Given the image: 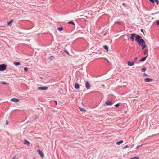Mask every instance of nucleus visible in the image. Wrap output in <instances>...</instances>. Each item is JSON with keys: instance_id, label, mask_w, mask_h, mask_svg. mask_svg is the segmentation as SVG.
Masks as SVG:
<instances>
[{"instance_id": "obj_1", "label": "nucleus", "mask_w": 159, "mask_h": 159, "mask_svg": "<svg viewBox=\"0 0 159 159\" xmlns=\"http://www.w3.org/2000/svg\"><path fill=\"white\" fill-rule=\"evenodd\" d=\"M135 41L138 43V44L142 47V49H144L146 47V45L145 44V43L144 40L142 39L141 37L138 35H136L135 39Z\"/></svg>"}, {"instance_id": "obj_2", "label": "nucleus", "mask_w": 159, "mask_h": 159, "mask_svg": "<svg viewBox=\"0 0 159 159\" xmlns=\"http://www.w3.org/2000/svg\"><path fill=\"white\" fill-rule=\"evenodd\" d=\"M7 66L5 64L0 65V71H4L6 69Z\"/></svg>"}, {"instance_id": "obj_3", "label": "nucleus", "mask_w": 159, "mask_h": 159, "mask_svg": "<svg viewBox=\"0 0 159 159\" xmlns=\"http://www.w3.org/2000/svg\"><path fill=\"white\" fill-rule=\"evenodd\" d=\"M136 34L135 33H132L131 34V37H130V39L132 41H134V38H135Z\"/></svg>"}, {"instance_id": "obj_4", "label": "nucleus", "mask_w": 159, "mask_h": 159, "mask_svg": "<svg viewBox=\"0 0 159 159\" xmlns=\"http://www.w3.org/2000/svg\"><path fill=\"white\" fill-rule=\"evenodd\" d=\"M37 89L39 90H45L47 89L48 87H38Z\"/></svg>"}, {"instance_id": "obj_5", "label": "nucleus", "mask_w": 159, "mask_h": 159, "mask_svg": "<svg viewBox=\"0 0 159 159\" xmlns=\"http://www.w3.org/2000/svg\"><path fill=\"white\" fill-rule=\"evenodd\" d=\"M38 151L39 154L41 156L42 158H43L44 157V154L42 151L40 150L39 149L38 150Z\"/></svg>"}, {"instance_id": "obj_6", "label": "nucleus", "mask_w": 159, "mask_h": 159, "mask_svg": "<svg viewBox=\"0 0 159 159\" xmlns=\"http://www.w3.org/2000/svg\"><path fill=\"white\" fill-rule=\"evenodd\" d=\"M153 80L152 79L148 78H146L144 79L145 82H150L152 81Z\"/></svg>"}, {"instance_id": "obj_7", "label": "nucleus", "mask_w": 159, "mask_h": 159, "mask_svg": "<svg viewBox=\"0 0 159 159\" xmlns=\"http://www.w3.org/2000/svg\"><path fill=\"white\" fill-rule=\"evenodd\" d=\"M107 105H111L112 104V101H110L109 100H107L105 103Z\"/></svg>"}, {"instance_id": "obj_8", "label": "nucleus", "mask_w": 159, "mask_h": 159, "mask_svg": "<svg viewBox=\"0 0 159 159\" xmlns=\"http://www.w3.org/2000/svg\"><path fill=\"white\" fill-rule=\"evenodd\" d=\"M85 86L86 88L88 89H89L91 86L89 84L88 81H87L86 82Z\"/></svg>"}, {"instance_id": "obj_9", "label": "nucleus", "mask_w": 159, "mask_h": 159, "mask_svg": "<svg viewBox=\"0 0 159 159\" xmlns=\"http://www.w3.org/2000/svg\"><path fill=\"white\" fill-rule=\"evenodd\" d=\"M11 100L13 102H18L19 101V99L18 98H13L11 99Z\"/></svg>"}, {"instance_id": "obj_10", "label": "nucleus", "mask_w": 159, "mask_h": 159, "mask_svg": "<svg viewBox=\"0 0 159 159\" xmlns=\"http://www.w3.org/2000/svg\"><path fill=\"white\" fill-rule=\"evenodd\" d=\"M127 63L128 66H132L134 65V62L128 61Z\"/></svg>"}, {"instance_id": "obj_11", "label": "nucleus", "mask_w": 159, "mask_h": 159, "mask_svg": "<svg viewBox=\"0 0 159 159\" xmlns=\"http://www.w3.org/2000/svg\"><path fill=\"white\" fill-rule=\"evenodd\" d=\"M74 87L76 89H78L80 88V85L78 83H76L75 84Z\"/></svg>"}, {"instance_id": "obj_12", "label": "nucleus", "mask_w": 159, "mask_h": 159, "mask_svg": "<svg viewBox=\"0 0 159 159\" xmlns=\"http://www.w3.org/2000/svg\"><path fill=\"white\" fill-rule=\"evenodd\" d=\"M24 144L27 145L28 146H30V143L26 140H25L24 141Z\"/></svg>"}, {"instance_id": "obj_13", "label": "nucleus", "mask_w": 159, "mask_h": 159, "mask_svg": "<svg viewBox=\"0 0 159 159\" xmlns=\"http://www.w3.org/2000/svg\"><path fill=\"white\" fill-rule=\"evenodd\" d=\"M148 56V55H147L145 57H143L140 60V61L141 62H143L146 59V58Z\"/></svg>"}, {"instance_id": "obj_14", "label": "nucleus", "mask_w": 159, "mask_h": 159, "mask_svg": "<svg viewBox=\"0 0 159 159\" xmlns=\"http://www.w3.org/2000/svg\"><path fill=\"white\" fill-rule=\"evenodd\" d=\"M103 47L104 49L107 50V51H108V47L107 45H104Z\"/></svg>"}, {"instance_id": "obj_15", "label": "nucleus", "mask_w": 159, "mask_h": 159, "mask_svg": "<svg viewBox=\"0 0 159 159\" xmlns=\"http://www.w3.org/2000/svg\"><path fill=\"white\" fill-rule=\"evenodd\" d=\"M13 64L16 66H18L20 65V63L19 62H14Z\"/></svg>"}, {"instance_id": "obj_16", "label": "nucleus", "mask_w": 159, "mask_h": 159, "mask_svg": "<svg viewBox=\"0 0 159 159\" xmlns=\"http://www.w3.org/2000/svg\"><path fill=\"white\" fill-rule=\"evenodd\" d=\"M146 70V68L145 67H143L141 70V71L142 72H144Z\"/></svg>"}, {"instance_id": "obj_17", "label": "nucleus", "mask_w": 159, "mask_h": 159, "mask_svg": "<svg viewBox=\"0 0 159 159\" xmlns=\"http://www.w3.org/2000/svg\"><path fill=\"white\" fill-rule=\"evenodd\" d=\"M123 142V140H121L120 141L116 142V144L118 145H120V144H121Z\"/></svg>"}, {"instance_id": "obj_18", "label": "nucleus", "mask_w": 159, "mask_h": 159, "mask_svg": "<svg viewBox=\"0 0 159 159\" xmlns=\"http://www.w3.org/2000/svg\"><path fill=\"white\" fill-rule=\"evenodd\" d=\"M79 108L80 110L81 111H82V112H85L86 111V110L84 108H81V107H79Z\"/></svg>"}, {"instance_id": "obj_19", "label": "nucleus", "mask_w": 159, "mask_h": 159, "mask_svg": "<svg viewBox=\"0 0 159 159\" xmlns=\"http://www.w3.org/2000/svg\"><path fill=\"white\" fill-rule=\"evenodd\" d=\"M13 21V20H10V21L8 22L7 24L8 25H10V24Z\"/></svg>"}, {"instance_id": "obj_20", "label": "nucleus", "mask_w": 159, "mask_h": 159, "mask_svg": "<svg viewBox=\"0 0 159 159\" xmlns=\"http://www.w3.org/2000/svg\"><path fill=\"white\" fill-rule=\"evenodd\" d=\"M58 30L59 31H61L63 30V28L62 27H59L58 28Z\"/></svg>"}, {"instance_id": "obj_21", "label": "nucleus", "mask_w": 159, "mask_h": 159, "mask_svg": "<svg viewBox=\"0 0 159 159\" xmlns=\"http://www.w3.org/2000/svg\"><path fill=\"white\" fill-rule=\"evenodd\" d=\"M148 52V50L145 49L144 51V54L145 55Z\"/></svg>"}, {"instance_id": "obj_22", "label": "nucleus", "mask_w": 159, "mask_h": 159, "mask_svg": "<svg viewBox=\"0 0 159 159\" xmlns=\"http://www.w3.org/2000/svg\"><path fill=\"white\" fill-rule=\"evenodd\" d=\"M68 23L69 24H72L73 25H75V23L73 21H69L68 22Z\"/></svg>"}, {"instance_id": "obj_23", "label": "nucleus", "mask_w": 159, "mask_h": 159, "mask_svg": "<svg viewBox=\"0 0 159 159\" xmlns=\"http://www.w3.org/2000/svg\"><path fill=\"white\" fill-rule=\"evenodd\" d=\"M120 104V103H117V104H115L114 105V106L116 107H118L119 106Z\"/></svg>"}, {"instance_id": "obj_24", "label": "nucleus", "mask_w": 159, "mask_h": 159, "mask_svg": "<svg viewBox=\"0 0 159 159\" xmlns=\"http://www.w3.org/2000/svg\"><path fill=\"white\" fill-rule=\"evenodd\" d=\"M154 2H156L157 5H158L159 4L158 0H154Z\"/></svg>"}, {"instance_id": "obj_25", "label": "nucleus", "mask_w": 159, "mask_h": 159, "mask_svg": "<svg viewBox=\"0 0 159 159\" xmlns=\"http://www.w3.org/2000/svg\"><path fill=\"white\" fill-rule=\"evenodd\" d=\"M130 159H139V158L137 157H134L133 158H131Z\"/></svg>"}, {"instance_id": "obj_26", "label": "nucleus", "mask_w": 159, "mask_h": 159, "mask_svg": "<svg viewBox=\"0 0 159 159\" xmlns=\"http://www.w3.org/2000/svg\"><path fill=\"white\" fill-rule=\"evenodd\" d=\"M24 70L25 72H26L28 70V68L27 67H25L24 68Z\"/></svg>"}, {"instance_id": "obj_27", "label": "nucleus", "mask_w": 159, "mask_h": 159, "mask_svg": "<svg viewBox=\"0 0 159 159\" xmlns=\"http://www.w3.org/2000/svg\"><path fill=\"white\" fill-rule=\"evenodd\" d=\"M64 52L66 53L68 55H69V52H68V51L66 50H64Z\"/></svg>"}, {"instance_id": "obj_28", "label": "nucleus", "mask_w": 159, "mask_h": 159, "mask_svg": "<svg viewBox=\"0 0 159 159\" xmlns=\"http://www.w3.org/2000/svg\"><path fill=\"white\" fill-rule=\"evenodd\" d=\"M129 147V146L128 145H126V146H124L123 148V149H125V148H128Z\"/></svg>"}, {"instance_id": "obj_29", "label": "nucleus", "mask_w": 159, "mask_h": 159, "mask_svg": "<svg viewBox=\"0 0 159 159\" xmlns=\"http://www.w3.org/2000/svg\"><path fill=\"white\" fill-rule=\"evenodd\" d=\"M115 23H117V24H119L120 25H121V23L120 22H118V21H116L115 22Z\"/></svg>"}, {"instance_id": "obj_30", "label": "nucleus", "mask_w": 159, "mask_h": 159, "mask_svg": "<svg viewBox=\"0 0 159 159\" xmlns=\"http://www.w3.org/2000/svg\"><path fill=\"white\" fill-rule=\"evenodd\" d=\"M149 1L152 3H154V0H149Z\"/></svg>"}, {"instance_id": "obj_31", "label": "nucleus", "mask_w": 159, "mask_h": 159, "mask_svg": "<svg viewBox=\"0 0 159 159\" xmlns=\"http://www.w3.org/2000/svg\"><path fill=\"white\" fill-rule=\"evenodd\" d=\"M8 84V83L5 82H2V84Z\"/></svg>"}, {"instance_id": "obj_32", "label": "nucleus", "mask_w": 159, "mask_h": 159, "mask_svg": "<svg viewBox=\"0 0 159 159\" xmlns=\"http://www.w3.org/2000/svg\"><path fill=\"white\" fill-rule=\"evenodd\" d=\"M16 155H15L13 157L12 159H16Z\"/></svg>"}, {"instance_id": "obj_33", "label": "nucleus", "mask_w": 159, "mask_h": 159, "mask_svg": "<svg viewBox=\"0 0 159 159\" xmlns=\"http://www.w3.org/2000/svg\"><path fill=\"white\" fill-rule=\"evenodd\" d=\"M156 24L157 25H159V20H157L156 22Z\"/></svg>"}, {"instance_id": "obj_34", "label": "nucleus", "mask_w": 159, "mask_h": 159, "mask_svg": "<svg viewBox=\"0 0 159 159\" xmlns=\"http://www.w3.org/2000/svg\"><path fill=\"white\" fill-rule=\"evenodd\" d=\"M143 76L144 77L145 76H147V75L146 74V73H144L143 74Z\"/></svg>"}, {"instance_id": "obj_35", "label": "nucleus", "mask_w": 159, "mask_h": 159, "mask_svg": "<svg viewBox=\"0 0 159 159\" xmlns=\"http://www.w3.org/2000/svg\"><path fill=\"white\" fill-rule=\"evenodd\" d=\"M138 58L137 57H136L134 58V61H136V60H137Z\"/></svg>"}, {"instance_id": "obj_36", "label": "nucleus", "mask_w": 159, "mask_h": 159, "mask_svg": "<svg viewBox=\"0 0 159 159\" xmlns=\"http://www.w3.org/2000/svg\"><path fill=\"white\" fill-rule=\"evenodd\" d=\"M140 31H141V32H143V33H144L143 30V29H140Z\"/></svg>"}, {"instance_id": "obj_37", "label": "nucleus", "mask_w": 159, "mask_h": 159, "mask_svg": "<svg viewBox=\"0 0 159 159\" xmlns=\"http://www.w3.org/2000/svg\"><path fill=\"white\" fill-rule=\"evenodd\" d=\"M122 4L124 6H126V4L124 3H123Z\"/></svg>"}, {"instance_id": "obj_38", "label": "nucleus", "mask_w": 159, "mask_h": 159, "mask_svg": "<svg viewBox=\"0 0 159 159\" xmlns=\"http://www.w3.org/2000/svg\"><path fill=\"white\" fill-rule=\"evenodd\" d=\"M142 145H138V146L137 147H136V148H139L140 146H141Z\"/></svg>"}, {"instance_id": "obj_39", "label": "nucleus", "mask_w": 159, "mask_h": 159, "mask_svg": "<svg viewBox=\"0 0 159 159\" xmlns=\"http://www.w3.org/2000/svg\"><path fill=\"white\" fill-rule=\"evenodd\" d=\"M8 122L7 120L6 121V125H8Z\"/></svg>"}, {"instance_id": "obj_40", "label": "nucleus", "mask_w": 159, "mask_h": 159, "mask_svg": "<svg viewBox=\"0 0 159 159\" xmlns=\"http://www.w3.org/2000/svg\"><path fill=\"white\" fill-rule=\"evenodd\" d=\"M54 102L55 103L56 105H57V101H55Z\"/></svg>"}, {"instance_id": "obj_41", "label": "nucleus", "mask_w": 159, "mask_h": 159, "mask_svg": "<svg viewBox=\"0 0 159 159\" xmlns=\"http://www.w3.org/2000/svg\"><path fill=\"white\" fill-rule=\"evenodd\" d=\"M54 58V57L53 56H51L50 57V58Z\"/></svg>"}, {"instance_id": "obj_42", "label": "nucleus", "mask_w": 159, "mask_h": 159, "mask_svg": "<svg viewBox=\"0 0 159 159\" xmlns=\"http://www.w3.org/2000/svg\"><path fill=\"white\" fill-rule=\"evenodd\" d=\"M106 61H107V63H109V61L107 60Z\"/></svg>"}, {"instance_id": "obj_43", "label": "nucleus", "mask_w": 159, "mask_h": 159, "mask_svg": "<svg viewBox=\"0 0 159 159\" xmlns=\"http://www.w3.org/2000/svg\"><path fill=\"white\" fill-rule=\"evenodd\" d=\"M37 116H36L35 118V119L36 120L37 119Z\"/></svg>"}]
</instances>
